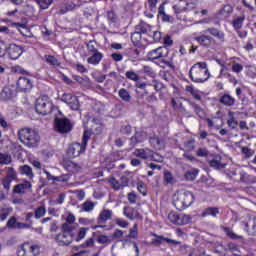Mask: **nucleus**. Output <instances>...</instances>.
<instances>
[{
  "mask_svg": "<svg viewBox=\"0 0 256 256\" xmlns=\"http://www.w3.org/2000/svg\"><path fill=\"white\" fill-rule=\"evenodd\" d=\"M193 39L200 47L211 49V47H215L217 43H225V32L218 28L211 27L199 32V34H194Z\"/></svg>",
  "mask_w": 256,
  "mask_h": 256,
  "instance_id": "f257e3e1",
  "label": "nucleus"
},
{
  "mask_svg": "<svg viewBox=\"0 0 256 256\" xmlns=\"http://www.w3.org/2000/svg\"><path fill=\"white\" fill-rule=\"evenodd\" d=\"M168 55L169 49H167L166 46H159L158 48L150 50L146 55V59L147 61H151V63H154L162 69H165L166 67H169L170 69H175L173 61L165 60V57H167Z\"/></svg>",
  "mask_w": 256,
  "mask_h": 256,
  "instance_id": "f03ea898",
  "label": "nucleus"
},
{
  "mask_svg": "<svg viewBox=\"0 0 256 256\" xmlns=\"http://www.w3.org/2000/svg\"><path fill=\"white\" fill-rule=\"evenodd\" d=\"M18 139L20 143L25 145V147L33 149L34 147L39 146L41 136H39V132H37V130L25 127L18 131Z\"/></svg>",
  "mask_w": 256,
  "mask_h": 256,
  "instance_id": "7ed1b4c3",
  "label": "nucleus"
},
{
  "mask_svg": "<svg viewBox=\"0 0 256 256\" xmlns=\"http://www.w3.org/2000/svg\"><path fill=\"white\" fill-rule=\"evenodd\" d=\"M211 73L207 67V62H197L189 70V78L193 83H205L209 81Z\"/></svg>",
  "mask_w": 256,
  "mask_h": 256,
  "instance_id": "20e7f679",
  "label": "nucleus"
},
{
  "mask_svg": "<svg viewBox=\"0 0 256 256\" xmlns=\"http://www.w3.org/2000/svg\"><path fill=\"white\" fill-rule=\"evenodd\" d=\"M89 139H91V132L85 130L82 137V143L74 142L69 145L66 152L67 157H69V159H75V157H79L82 153H85Z\"/></svg>",
  "mask_w": 256,
  "mask_h": 256,
  "instance_id": "39448f33",
  "label": "nucleus"
},
{
  "mask_svg": "<svg viewBox=\"0 0 256 256\" xmlns=\"http://www.w3.org/2000/svg\"><path fill=\"white\" fill-rule=\"evenodd\" d=\"M192 203H195V194L191 191L178 193L176 199L173 200V205L177 211H185V209L191 207Z\"/></svg>",
  "mask_w": 256,
  "mask_h": 256,
  "instance_id": "423d86ee",
  "label": "nucleus"
},
{
  "mask_svg": "<svg viewBox=\"0 0 256 256\" xmlns=\"http://www.w3.org/2000/svg\"><path fill=\"white\" fill-rule=\"evenodd\" d=\"M34 107L36 113L43 117H45V115H50V113H53V109H55V105H53V102L49 101V97L47 96L37 98Z\"/></svg>",
  "mask_w": 256,
  "mask_h": 256,
  "instance_id": "0eeeda50",
  "label": "nucleus"
},
{
  "mask_svg": "<svg viewBox=\"0 0 256 256\" xmlns=\"http://www.w3.org/2000/svg\"><path fill=\"white\" fill-rule=\"evenodd\" d=\"M17 256H39L41 255V246L31 242H24L17 247Z\"/></svg>",
  "mask_w": 256,
  "mask_h": 256,
  "instance_id": "6e6552de",
  "label": "nucleus"
},
{
  "mask_svg": "<svg viewBox=\"0 0 256 256\" xmlns=\"http://www.w3.org/2000/svg\"><path fill=\"white\" fill-rule=\"evenodd\" d=\"M197 7V0H179V2L173 6V10L176 15L179 13H185L187 11H193Z\"/></svg>",
  "mask_w": 256,
  "mask_h": 256,
  "instance_id": "1a4fd4ad",
  "label": "nucleus"
},
{
  "mask_svg": "<svg viewBox=\"0 0 256 256\" xmlns=\"http://www.w3.org/2000/svg\"><path fill=\"white\" fill-rule=\"evenodd\" d=\"M54 127L58 133L65 135V133H70L73 130V124L68 118H55Z\"/></svg>",
  "mask_w": 256,
  "mask_h": 256,
  "instance_id": "9d476101",
  "label": "nucleus"
},
{
  "mask_svg": "<svg viewBox=\"0 0 256 256\" xmlns=\"http://www.w3.org/2000/svg\"><path fill=\"white\" fill-rule=\"evenodd\" d=\"M192 219L193 217L187 214L179 215L177 214V212H170L168 214V220L170 221V223H173V225H189Z\"/></svg>",
  "mask_w": 256,
  "mask_h": 256,
  "instance_id": "9b49d317",
  "label": "nucleus"
},
{
  "mask_svg": "<svg viewBox=\"0 0 256 256\" xmlns=\"http://www.w3.org/2000/svg\"><path fill=\"white\" fill-rule=\"evenodd\" d=\"M33 89V80L29 77L20 76L16 82V91L19 93H29Z\"/></svg>",
  "mask_w": 256,
  "mask_h": 256,
  "instance_id": "f8f14e48",
  "label": "nucleus"
},
{
  "mask_svg": "<svg viewBox=\"0 0 256 256\" xmlns=\"http://www.w3.org/2000/svg\"><path fill=\"white\" fill-rule=\"evenodd\" d=\"M151 237H154L151 240L152 245H155V247H161L162 243H168V245H181V241L173 240L171 238H167L163 235H158L155 232L150 233Z\"/></svg>",
  "mask_w": 256,
  "mask_h": 256,
  "instance_id": "ddd939ff",
  "label": "nucleus"
},
{
  "mask_svg": "<svg viewBox=\"0 0 256 256\" xmlns=\"http://www.w3.org/2000/svg\"><path fill=\"white\" fill-rule=\"evenodd\" d=\"M74 237V234H67L65 232H61L54 237V240L59 247H68V245H71V243H73Z\"/></svg>",
  "mask_w": 256,
  "mask_h": 256,
  "instance_id": "4468645a",
  "label": "nucleus"
},
{
  "mask_svg": "<svg viewBox=\"0 0 256 256\" xmlns=\"http://www.w3.org/2000/svg\"><path fill=\"white\" fill-rule=\"evenodd\" d=\"M62 100L64 101V103H67L72 111H79V109H81L79 98H77V96L73 94H64L62 96Z\"/></svg>",
  "mask_w": 256,
  "mask_h": 256,
  "instance_id": "2eb2a0df",
  "label": "nucleus"
},
{
  "mask_svg": "<svg viewBox=\"0 0 256 256\" xmlns=\"http://www.w3.org/2000/svg\"><path fill=\"white\" fill-rule=\"evenodd\" d=\"M15 97H17V90L9 86H5L0 92V101H3L4 103L15 99Z\"/></svg>",
  "mask_w": 256,
  "mask_h": 256,
  "instance_id": "dca6fc26",
  "label": "nucleus"
},
{
  "mask_svg": "<svg viewBox=\"0 0 256 256\" xmlns=\"http://www.w3.org/2000/svg\"><path fill=\"white\" fill-rule=\"evenodd\" d=\"M7 54L9 59L16 61V59H19L23 55V48L16 44H10L7 48Z\"/></svg>",
  "mask_w": 256,
  "mask_h": 256,
  "instance_id": "f3484780",
  "label": "nucleus"
},
{
  "mask_svg": "<svg viewBox=\"0 0 256 256\" xmlns=\"http://www.w3.org/2000/svg\"><path fill=\"white\" fill-rule=\"evenodd\" d=\"M124 215L127 219H130V221H143V216L139 213V210L133 207H124Z\"/></svg>",
  "mask_w": 256,
  "mask_h": 256,
  "instance_id": "a211bd4d",
  "label": "nucleus"
},
{
  "mask_svg": "<svg viewBox=\"0 0 256 256\" xmlns=\"http://www.w3.org/2000/svg\"><path fill=\"white\" fill-rule=\"evenodd\" d=\"M92 123L93 125L90 129V135H101L103 133V129H105V126L103 125V122H101V119L93 118Z\"/></svg>",
  "mask_w": 256,
  "mask_h": 256,
  "instance_id": "6ab92c4d",
  "label": "nucleus"
},
{
  "mask_svg": "<svg viewBox=\"0 0 256 256\" xmlns=\"http://www.w3.org/2000/svg\"><path fill=\"white\" fill-rule=\"evenodd\" d=\"M63 168L68 171V173H79L81 171V166L79 164L69 160L64 159L62 162Z\"/></svg>",
  "mask_w": 256,
  "mask_h": 256,
  "instance_id": "aec40b11",
  "label": "nucleus"
},
{
  "mask_svg": "<svg viewBox=\"0 0 256 256\" xmlns=\"http://www.w3.org/2000/svg\"><path fill=\"white\" fill-rule=\"evenodd\" d=\"M135 157H139L140 159H151V157H155V153L149 148H137L134 151Z\"/></svg>",
  "mask_w": 256,
  "mask_h": 256,
  "instance_id": "412c9836",
  "label": "nucleus"
},
{
  "mask_svg": "<svg viewBox=\"0 0 256 256\" xmlns=\"http://www.w3.org/2000/svg\"><path fill=\"white\" fill-rule=\"evenodd\" d=\"M31 182L25 181L24 183H20L14 186L13 193H18L19 195H23L27 189H31Z\"/></svg>",
  "mask_w": 256,
  "mask_h": 256,
  "instance_id": "4be33fe9",
  "label": "nucleus"
},
{
  "mask_svg": "<svg viewBox=\"0 0 256 256\" xmlns=\"http://www.w3.org/2000/svg\"><path fill=\"white\" fill-rule=\"evenodd\" d=\"M222 159L221 155H215L209 161V166L212 167V169H225V164L221 162Z\"/></svg>",
  "mask_w": 256,
  "mask_h": 256,
  "instance_id": "5701e85b",
  "label": "nucleus"
},
{
  "mask_svg": "<svg viewBox=\"0 0 256 256\" xmlns=\"http://www.w3.org/2000/svg\"><path fill=\"white\" fill-rule=\"evenodd\" d=\"M90 55L91 57L87 59V63H89V65H99L103 60V53L101 52H94Z\"/></svg>",
  "mask_w": 256,
  "mask_h": 256,
  "instance_id": "b1692460",
  "label": "nucleus"
},
{
  "mask_svg": "<svg viewBox=\"0 0 256 256\" xmlns=\"http://www.w3.org/2000/svg\"><path fill=\"white\" fill-rule=\"evenodd\" d=\"M113 217V211L109 209H104L98 216V223L101 225V223H107L109 219Z\"/></svg>",
  "mask_w": 256,
  "mask_h": 256,
  "instance_id": "393cba45",
  "label": "nucleus"
},
{
  "mask_svg": "<svg viewBox=\"0 0 256 256\" xmlns=\"http://www.w3.org/2000/svg\"><path fill=\"white\" fill-rule=\"evenodd\" d=\"M135 31L141 35H147L151 31V26L143 21L135 26Z\"/></svg>",
  "mask_w": 256,
  "mask_h": 256,
  "instance_id": "a878e982",
  "label": "nucleus"
},
{
  "mask_svg": "<svg viewBox=\"0 0 256 256\" xmlns=\"http://www.w3.org/2000/svg\"><path fill=\"white\" fill-rule=\"evenodd\" d=\"M219 101L222 105H225V107H233V105H235V98L229 94H224Z\"/></svg>",
  "mask_w": 256,
  "mask_h": 256,
  "instance_id": "bb28decb",
  "label": "nucleus"
},
{
  "mask_svg": "<svg viewBox=\"0 0 256 256\" xmlns=\"http://www.w3.org/2000/svg\"><path fill=\"white\" fill-rule=\"evenodd\" d=\"M218 215L219 208L217 207H208L201 213V217H217Z\"/></svg>",
  "mask_w": 256,
  "mask_h": 256,
  "instance_id": "cd10ccee",
  "label": "nucleus"
},
{
  "mask_svg": "<svg viewBox=\"0 0 256 256\" xmlns=\"http://www.w3.org/2000/svg\"><path fill=\"white\" fill-rule=\"evenodd\" d=\"M224 232L226 233L227 237H229V239H232L233 241H244V239H245L243 236L237 235L229 227H225Z\"/></svg>",
  "mask_w": 256,
  "mask_h": 256,
  "instance_id": "c85d7f7f",
  "label": "nucleus"
},
{
  "mask_svg": "<svg viewBox=\"0 0 256 256\" xmlns=\"http://www.w3.org/2000/svg\"><path fill=\"white\" fill-rule=\"evenodd\" d=\"M19 171L21 175H26L29 179H33V177H35V174H33V168L29 165L20 166Z\"/></svg>",
  "mask_w": 256,
  "mask_h": 256,
  "instance_id": "c756f323",
  "label": "nucleus"
},
{
  "mask_svg": "<svg viewBox=\"0 0 256 256\" xmlns=\"http://www.w3.org/2000/svg\"><path fill=\"white\" fill-rule=\"evenodd\" d=\"M45 62L50 65L51 67H60L61 63L59 62V59L53 55H45L44 56Z\"/></svg>",
  "mask_w": 256,
  "mask_h": 256,
  "instance_id": "7c9ffc66",
  "label": "nucleus"
},
{
  "mask_svg": "<svg viewBox=\"0 0 256 256\" xmlns=\"http://www.w3.org/2000/svg\"><path fill=\"white\" fill-rule=\"evenodd\" d=\"M72 79L76 81V83H79V85H82V87H89V85H91V82H89V78L87 77L73 75Z\"/></svg>",
  "mask_w": 256,
  "mask_h": 256,
  "instance_id": "2f4dec72",
  "label": "nucleus"
},
{
  "mask_svg": "<svg viewBox=\"0 0 256 256\" xmlns=\"http://www.w3.org/2000/svg\"><path fill=\"white\" fill-rule=\"evenodd\" d=\"M185 91H187V93H190V95H192L193 99H195L196 101H201V94H199V91L195 90V87L193 85H187L185 87Z\"/></svg>",
  "mask_w": 256,
  "mask_h": 256,
  "instance_id": "473e14b6",
  "label": "nucleus"
},
{
  "mask_svg": "<svg viewBox=\"0 0 256 256\" xmlns=\"http://www.w3.org/2000/svg\"><path fill=\"white\" fill-rule=\"evenodd\" d=\"M143 39V34L136 32V30L131 34V41L135 47H139L141 45V41Z\"/></svg>",
  "mask_w": 256,
  "mask_h": 256,
  "instance_id": "72a5a7b5",
  "label": "nucleus"
},
{
  "mask_svg": "<svg viewBox=\"0 0 256 256\" xmlns=\"http://www.w3.org/2000/svg\"><path fill=\"white\" fill-rule=\"evenodd\" d=\"M148 36L153 39L154 43H160L163 39V34L159 30H150Z\"/></svg>",
  "mask_w": 256,
  "mask_h": 256,
  "instance_id": "f704fd0d",
  "label": "nucleus"
},
{
  "mask_svg": "<svg viewBox=\"0 0 256 256\" xmlns=\"http://www.w3.org/2000/svg\"><path fill=\"white\" fill-rule=\"evenodd\" d=\"M118 95L120 99H122V101H124L125 103L131 102V94H129V91H127V89L121 88L118 91Z\"/></svg>",
  "mask_w": 256,
  "mask_h": 256,
  "instance_id": "c9c22d12",
  "label": "nucleus"
},
{
  "mask_svg": "<svg viewBox=\"0 0 256 256\" xmlns=\"http://www.w3.org/2000/svg\"><path fill=\"white\" fill-rule=\"evenodd\" d=\"M36 4L40 7V9L43 11L45 9H49L51 5H53L54 0H34Z\"/></svg>",
  "mask_w": 256,
  "mask_h": 256,
  "instance_id": "e433bc0d",
  "label": "nucleus"
},
{
  "mask_svg": "<svg viewBox=\"0 0 256 256\" xmlns=\"http://www.w3.org/2000/svg\"><path fill=\"white\" fill-rule=\"evenodd\" d=\"M149 143L151 144V146L154 148V149H161L162 147V141L159 137L157 136H152L150 137L149 139Z\"/></svg>",
  "mask_w": 256,
  "mask_h": 256,
  "instance_id": "4c0bfd02",
  "label": "nucleus"
},
{
  "mask_svg": "<svg viewBox=\"0 0 256 256\" xmlns=\"http://www.w3.org/2000/svg\"><path fill=\"white\" fill-rule=\"evenodd\" d=\"M245 21V15L239 16L232 21V27L234 29L239 30L243 27V22Z\"/></svg>",
  "mask_w": 256,
  "mask_h": 256,
  "instance_id": "58836bf2",
  "label": "nucleus"
},
{
  "mask_svg": "<svg viewBox=\"0 0 256 256\" xmlns=\"http://www.w3.org/2000/svg\"><path fill=\"white\" fill-rule=\"evenodd\" d=\"M164 185H173L175 183V178L173 177V174L170 171L164 172Z\"/></svg>",
  "mask_w": 256,
  "mask_h": 256,
  "instance_id": "ea45409f",
  "label": "nucleus"
},
{
  "mask_svg": "<svg viewBox=\"0 0 256 256\" xmlns=\"http://www.w3.org/2000/svg\"><path fill=\"white\" fill-rule=\"evenodd\" d=\"M87 231H89V228L81 227L78 230L77 237L75 238L76 243H79V241H83L85 237H87Z\"/></svg>",
  "mask_w": 256,
  "mask_h": 256,
  "instance_id": "a19ab883",
  "label": "nucleus"
},
{
  "mask_svg": "<svg viewBox=\"0 0 256 256\" xmlns=\"http://www.w3.org/2000/svg\"><path fill=\"white\" fill-rule=\"evenodd\" d=\"M108 183H110L111 188L114 191H120V189H123V187L121 186V182H119L118 180H116L115 177H111L108 179Z\"/></svg>",
  "mask_w": 256,
  "mask_h": 256,
  "instance_id": "79ce46f5",
  "label": "nucleus"
},
{
  "mask_svg": "<svg viewBox=\"0 0 256 256\" xmlns=\"http://www.w3.org/2000/svg\"><path fill=\"white\" fill-rule=\"evenodd\" d=\"M61 231L62 233H66L68 235H73V231H75V226H73V224H69V223H64L61 226Z\"/></svg>",
  "mask_w": 256,
  "mask_h": 256,
  "instance_id": "37998d69",
  "label": "nucleus"
},
{
  "mask_svg": "<svg viewBox=\"0 0 256 256\" xmlns=\"http://www.w3.org/2000/svg\"><path fill=\"white\" fill-rule=\"evenodd\" d=\"M45 213H47V209H45V206H40L35 209L34 217L35 219H41L42 217H45Z\"/></svg>",
  "mask_w": 256,
  "mask_h": 256,
  "instance_id": "c03bdc74",
  "label": "nucleus"
},
{
  "mask_svg": "<svg viewBox=\"0 0 256 256\" xmlns=\"http://www.w3.org/2000/svg\"><path fill=\"white\" fill-rule=\"evenodd\" d=\"M233 13V6L230 4L224 5V7L220 10V15H223L224 17H229Z\"/></svg>",
  "mask_w": 256,
  "mask_h": 256,
  "instance_id": "a18cd8bd",
  "label": "nucleus"
},
{
  "mask_svg": "<svg viewBox=\"0 0 256 256\" xmlns=\"http://www.w3.org/2000/svg\"><path fill=\"white\" fill-rule=\"evenodd\" d=\"M240 181L242 183H253V177L246 172H240Z\"/></svg>",
  "mask_w": 256,
  "mask_h": 256,
  "instance_id": "49530a36",
  "label": "nucleus"
},
{
  "mask_svg": "<svg viewBox=\"0 0 256 256\" xmlns=\"http://www.w3.org/2000/svg\"><path fill=\"white\" fill-rule=\"evenodd\" d=\"M142 139H141V133L136 132L135 135H133L130 138V145H133V147H135V145L142 143Z\"/></svg>",
  "mask_w": 256,
  "mask_h": 256,
  "instance_id": "de8ad7c7",
  "label": "nucleus"
},
{
  "mask_svg": "<svg viewBox=\"0 0 256 256\" xmlns=\"http://www.w3.org/2000/svg\"><path fill=\"white\" fill-rule=\"evenodd\" d=\"M18 25L20 27L18 31H20L23 37H31V30H29V28H27L25 24H18Z\"/></svg>",
  "mask_w": 256,
  "mask_h": 256,
  "instance_id": "09e8293b",
  "label": "nucleus"
},
{
  "mask_svg": "<svg viewBox=\"0 0 256 256\" xmlns=\"http://www.w3.org/2000/svg\"><path fill=\"white\" fill-rule=\"evenodd\" d=\"M95 209V204L91 201H86L82 204V210L89 213Z\"/></svg>",
  "mask_w": 256,
  "mask_h": 256,
  "instance_id": "8fccbe9b",
  "label": "nucleus"
},
{
  "mask_svg": "<svg viewBox=\"0 0 256 256\" xmlns=\"http://www.w3.org/2000/svg\"><path fill=\"white\" fill-rule=\"evenodd\" d=\"M152 87H154L155 91L157 93L163 91V88L165 87V84L159 80H153L152 81Z\"/></svg>",
  "mask_w": 256,
  "mask_h": 256,
  "instance_id": "3c124183",
  "label": "nucleus"
},
{
  "mask_svg": "<svg viewBox=\"0 0 256 256\" xmlns=\"http://www.w3.org/2000/svg\"><path fill=\"white\" fill-rule=\"evenodd\" d=\"M227 248H228V251L232 254L233 253H241V248H239V245H237L233 242L228 243Z\"/></svg>",
  "mask_w": 256,
  "mask_h": 256,
  "instance_id": "603ef678",
  "label": "nucleus"
},
{
  "mask_svg": "<svg viewBox=\"0 0 256 256\" xmlns=\"http://www.w3.org/2000/svg\"><path fill=\"white\" fill-rule=\"evenodd\" d=\"M245 228L248 232V235H252V237L256 236V219L253 220L252 228L249 230V223H245Z\"/></svg>",
  "mask_w": 256,
  "mask_h": 256,
  "instance_id": "864d4df0",
  "label": "nucleus"
},
{
  "mask_svg": "<svg viewBox=\"0 0 256 256\" xmlns=\"http://www.w3.org/2000/svg\"><path fill=\"white\" fill-rule=\"evenodd\" d=\"M11 163V156L9 154L0 153V165H9Z\"/></svg>",
  "mask_w": 256,
  "mask_h": 256,
  "instance_id": "5fc2aeb1",
  "label": "nucleus"
},
{
  "mask_svg": "<svg viewBox=\"0 0 256 256\" xmlns=\"http://www.w3.org/2000/svg\"><path fill=\"white\" fill-rule=\"evenodd\" d=\"M125 75L126 79H130V81H139V75L133 70L127 71Z\"/></svg>",
  "mask_w": 256,
  "mask_h": 256,
  "instance_id": "6e6d98bb",
  "label": "nucleus"
},
{
  "mask_svg": "<svg viewBox=\"0 0 256 256\" xmlns=\"http://www.w3.org/2000/svg\"><path fill=\"white\" fill-rule=\"evenodd\" d=\"M97 243L100 245H107V243H111V239H109L107 235L101 234L97 237Z\"/></svg>",
  "mask_w": 256,
  "mask_h": 256,
  "instance_id": "4d7b16f0",
  "label": "nucleus"
},
{
  "mask_svg": "<svg viewBox=\"0 0 256 256\" xmlns=\"http://www.w3.org/2000/svg\"><path fill=\"white\" fill-rule=\"evenodd\" d=\"M128 237L130 239H137V237H139L137 224H134V226L130 229V233H129Z\"/></svg>",
  "mask_w": 256,
  "mask_h": 256,
  "instance_id": "13d9d810",
  "label": "nucleus"
},
{
  "mask_svg": "<svg viewBox=\"0 0 256 256\" xmlns=\"http://www.w3.org/2000/svg\"><path fill=\"white\" fill-rule=\"evenodd\" d=\"M17 218L15 216H12L11 218H9L8 222H7V228L8 229H16L17 228Z\"/></svg>",
  "mask_w": 256,
  "mask_h": 256,
  "instance_id": "bf43d9fd",
  "label": "nucleus"
},
{
  "mask_svg": "<svg viewBox=\"0 0 256 256\" xmlns=\"http://www.w3.org/2000/svg\"><path fill=\"white\" fill-rule=\"evenodd\" d=\"M196 155H197V157H208L209 156V150H207V148H205V147H200L196 151Z\"/></svg>",
  "mask_w": 256,
  "mask_h": 256,
  "instance_id": "052dcab7",
  "label": "nucleus"
},
{
  "mask_svg": "<svg viewBox=\"0 0 256 256\" xmlns=\"http://www.w3.org/2000/svg\"><path fill=\"white\" fill-rule=\"evenodd\" d=\"M142 71L143 73H145V75H148L149 77H155V71L151 66H143Z\"/></svg>",
  "mask_w": 256,
  "mask_h": 256,
  "instance_id": "680f3d73",
  "label": "nucleus"
},
{
  "mask_svg": "<svg viewBox=\"0 0 256 256\" xmlns=\"http://www.w3.org/2000/svg\"><path fill=\"white\" fill-rule=\"evenodd\" d=\"M6 17H10V19H19V10L14 9L6 12Z\"/></svg>",
  "mask_w": 256,
  "mask_h": 256,
  "instance_id": "e2e57ef3",
  "label": "nucleus"
},
{
  "mask_svg": "<svg viewBox=\"0 0 256 256\" xmlns=\"http://www.w3.org/2000/svg\"><path fill=\"white\" fill-rule=\"evenodd\" d=\"M93 245H95V237H90L82 244V247L87 249L88 247H93Z\"/></svg>",
  "mask_w": 256,
  "mask_h": 256,
  "instance_id": "0e129e2a",
  "label": "nucleus"
},
{
  "mask_svg": "<svg viewBox=\"0 0 256 256\" xmlns=\"http://www.w3.org/2000/svg\"><path fill=\"white\" fill-rule=\"evenodd\" d=\"M232 71L233 73H242L243 72V65L240 63H233L232 64Z\"/></svg>",
  "mask_w": 256,
  "mask_h": 256,
  "instance_id": "69168bd1",
  "label": "nucleus"
},
{
  "mask_svg": "<svg viewBox=\"0 0 256 256\" xmlns=\"http://www.w3.org/2000/svg\"><path fill=\"white\" fill-rule=\"evenodd\" d=\"M128 201L131 205L137 203V194L135 192L128 193Z\"/></svg>",
  "mask_w": 256,
  "mask_h": 256,
  "instance_id": "338daca9",
  "label": "nucleus"
},
{
  "mask_svg": "<svg viewBox=\"0 0 256 256\" xmlns=\"http://www.w3.org/2000/svg\"><path fill=\"white\" fill-rule=\"evenodd\" d=\"M137 189L141 195L145 196L147 195V186H145V183H140L137 186Z\"/></svg>",
  "mask_w": 256,
  "mask_h": 256,
  "instance_id": "774afa93",
  "label": "nucleus"
}]
</instances>
